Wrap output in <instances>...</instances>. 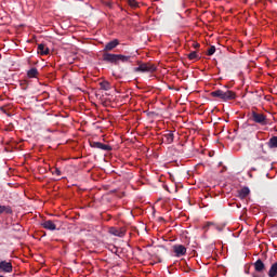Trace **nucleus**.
<instances>
[{
  "label": "nucleus",
  "mask_w": 277,
  "mask_h": 277,
  "mask_svg": "<svg viewBox=\"0 0 277 277\" xmlns=\"http://www.w3.org/2000/svg\"><path fill=\"white\" fill-rule=\"evenodd\" d=\"M211 96L213 98H221V101H235L237 98V94L234 91L230 90H216L211 92Z\"/></svg>",
  "instance_id": "f257e3e1"
},
{
  "label": "nucleus",
  "mask_w": 277,
  "mask_h": 277,
  "mask_svg": "<svg viewBox=\"0 0 277 277\" xmlns=\"http://www.w3.org/2000/svg\"><path fill=\"white\" fill-rule=\"evenodd\" d=\"M251 118L253 122H256V124H261L262 127H265L268 124L267 116H265L264 114L252 111Z\"/></svg>",
  "instance_id": "f03ea898"
},
{
  "label": "nucleus",
  "mask_w": 277,
  "mask_h": 277,
  "mask_svg": "<svg viewBox=\"0 0 277 277\" xmlns=\"http://www.w3.org/2000/svg\"><path fill=\"white\" fill-rule=\"evenodd\" d=\"M157 70V66L150 63H143L138 67L134 68V72H155Z\"/></svg>",
  "instance_id": "7ed1b4c3"
},
{
  "label": "nucleus",
  "mask_w": 277,
  "mask_h": 277,
  "mask_svg": "<svg viewBox=\"0 0 277 277\" xmlns=\"http://www.w3.org/2000/svg\"><path fill=\"white\" fill-rule=\"evenodd\" d=\"M13 269L12 262L5 260L0 261V274H12Z\"/></svg>",
  "instance_id": "20e7f679"
},
{
  "label": "nucleus",
  "mask_w": 277,
  "mask_h": 277,
  "mask_svg": "<svg viewBox=\"0 0 277 277\" xmlns=\"http://www.w3.org/2000/svg\"><path fill=\"white\" fill-rule=\"evenodd\" d=\"M102 60L103 62H107V64L118 65V54L103 52Z\"/></svg>",
  "instance_id": "39448f33"
},
{
  "label": "nucleus",
  "mask_w": 277,
  "mask_h": 277,
  "mask_svg": "<svg viewBox=\"0 0 277 277\" xmlns=\"http://www.w3.org/2000/svg\"><path fill=\"white\" fill-rule=\"evenodd\" d=\"M91 148H98L100 150H105L106 153H109L113 148L110 145L103 144L101 142H90Z\"/></svg>",
  "instance_id": "423d86ee"
},
{
  "label": "nucleus",
  "mask_w": 277,
  "mask_h": 277,
  "mask_svg": "<svg viewBox=\"0 0 277 277\" xmlns=\"http://www.w3.org/2000/svg\"><path fill=\"white\" fill-rule=\"evenodd\" d=\"M173 252L177 258L185 256V254H187V248L183 245H174Z\"/></svg>",
  "instance_id": "0eeeda50"
},
{
  "label": "nucleus",
  "mask_w": 277,
  "mask_h": 277,
  "mask_svg": "<svg viewBox=\"0 0 277 277\" xmlns=\"http://www.w3.org/2000/svg\"><path fill=\"white\" fill-rule=\"evenodd\" d=\"M253 267L258 274H263V272H265V263H263L261 259L254 262Z\"/></svg>",
  "instance_id": "6e6552de"
},
{
  "label": "nucleus",
  "mask_w": 277,
  "mask_h": 277,
  "mask_svg": "<svg viewBox=\"0 0 277 277\" xmlns=\"http://www.w3.org/2000/svg\"><path fill=\"white\" fill-rule=\"evenodd\" d=\"M118 44H120V41H118V39H115V40L106 43L103 52L107 53L108 51H114V49H116V47H118Z\"/></svg>",
  "instance_id": "1a4fd4ad"
},
{
  "label": "nucleus",
  "mask_w": 277,
  "mask_h": 277,
  "mask_svg": "<svg viewBox=\"0 0 277 277\" xmlns=\"http://www.w3.org/2000/svg\"><path fill=\"white\" fill-rule=\"evenodd\" d=\"M42 228H45V230H57V225L53 223V221L48 220L41 223Z\"/></svg>",
  "instance_id": "9d476101"
},
{
  "label": "nucleus",
  "mask_w": 277,
  "mask_h": 277,
  "mask_svg": "<svg viewBox=\"0 0 277 277\" xmlns=\"http://www.w3.org/2000/svg\"><path fill=\"white\" fill-rule=\"evenodd\" d=\"M38 53L39 55H49V53H51V50H49V48L44 43H41L38 45Z\"/></svg>",
  "instance_id": "9b49d317"
},
{
  "label": "nucleus",
  "mask_w": 277,
  "mask_h": 277,
  "mask_svg": "<svg viewBox=\"0 0 277 277\" xmlns=\"http://www.w3.org/2000/svg\"><path fill=\"white\" fill-rule=\"evenodd\" d=\"M3 213H5V215H12V213H13L12 207L0 206V215H3Z\"/></svg>",
  "instance_id": "f8f14e48"
},
{
  "label": "nucleus",
  "mask_w": 277,
  "mask_h": 277,
  "mask_svg": "<svg viewBox=\"0 0 277 277\" xmlns=\"http://www.w3.org/2000/svg\"><path fill=\"white\" fill-rule=\"evenodd\" d=\"M163 140L166 144H172V142H174V133L172 131H168V133L163 135Z\"/></svg>",
  "instance_id": "ddd939ff"
},
{
  "label": "nucleus",
  "mask_w": 277,
  "mask_h": 277,
  "mask_svg": "<svg viewBox=\"0 0 277 277\" xmlns=\"http://www.w3.org/2000/svg\"><path fill=\"white\" fill-rule=\"evenodd\" d=\"M39 72H38V68L36 67H31L28 71H27V77L28 79H36V77H38Z\"/></svg>",
  "instance_id": "4468645a"
},
{
  "label": "nucleus",
  "mask_w": 277,
  "mask_h": 277,
  "mask_svg": "<svg viewBox=\"0 0 277 277\" xmlns=\"http://www.w3.org/2000/svg\"><path fill=\"white\" fill-rule=\"evenodd\" d=\"M239 198L243 199V198H248V196H250V188L248 187H242L239 192Z\"/></svg>",
  "instance_id": "2eb2a0df"
},
{
  "label": "nucleus",
  "mask_w": 277,
  "mask_h": 277,
  "mask_svg": "<svg viewBox=\"0 0 277 277\" xmlns=\"http://www.w3.org/2000/svg\"><path fill=\"white\" fill-rule=\"evenodd\" d=\"M100 88L101 90H104L105 92L111 90V84L109 83V81L104 80L102 82H100Z\"/></svg>",
  "instance_id": "dca6fc26"
},
{
  "label": "nucleus",
  "mask_w": 277,
  "mask_h": 277,
  "mask_svg": "<svg viewBox=\"0 0 277 277\" xmlns=\"http://www.w3.org/2000/svg\"><path fill=\"white\" fill-rule=\"evenodd\" d=\"M110 235H114L115 237H124V232L121 229H116V228L111 227Z\"/></svg>",
  "instance_id": "f3484780"
},
{
  "label": "nucleus",
  "mask_w": 277,
  "mask_h": 277,
  "mask_svg": "<svg viewBox=\"0 0 277 277\" xmlns=\"http://www.w3.org/2000/svg\"><path fill=\"white\" fill-rule=\"evenodd\" d=\"M268 276L269 277H276L277 276V262L272 264L269 271H268Z\"/></svg>",
  "instance_id": "a211bd4d"
},
{
  "label": "nucleus",
  "mask_w": 277,
  "mask_h": 277,
  "mask_svg": "<svg viewBox=\"0 0 277 277\" xmlns=\"http://www.w3.org/2000/svg\"><path fill=\"white\" fill-rule=\"evenodd\" d=\"M266 145L268 148H277V136L271 137Z\"/></svg>",
  "instance_id": "6ab92c4d"
},
{
  "label": "nucleus",
  "mask_w": 277,
  "mask_h": 277,
  "mask_svg": "<svg viewBox=\"0 0 277 277\" xmlns=\"http://www.w3.org/2000/svg\"><path fill=\"white\" fill-rule=\"evenodd\" d=\"M117 60L118 62H123L127 63L129 60H131V56L122 55V54H117Z\"/></svg>",
  "instance_id": "aec40b11"
},
{
  "label": "nucleus",
  "mask_w": 277,
  "mask_h": 277,
  "mask_svg": "<svg viewBox=\"0 0 277 277\" xmlns=\"http://www.w3.org/2000/svg\"><path fill=\"white\" fill-rule=\"evenodd\" d=\"M209 226H214L215 230H219V233H222V230H224V226L215 225L211 222L207 223L206 228H209Z\"/></svg>",
  "instance_id": "412c9836"
},
{
  "label": "nucleus",
  "mask_w": 277,
  "mask_h": 277,
  "mask_svg": "<svg viewBox=\"0 0 277 277\" xmlns=\"http://www.w3.org/2000/svg\"><path fill=\"white\" fill-rule=\"evenodd\" d=\"M188 60H200V56H198V52L193 51L187 55Z\"/></svg>",
  "instance_id": "4be33fe9"
},
{
  "label": "nucleus",
  "mask_w": 277,
  "mask_h": 277,
  "mask_svg": "<svg viewBox=\"0 0 277 277\" xmlns=\"http://www.w3.org/2000/svg\"><path fill=\"white\" fill-rule=\"evenodd\" d=\"M215 54V45H211L207 52V55L211 56Z\"/></svg>",
  "instance_id": "5701e85b"
},
{
  "label": "nucleus",
  "mask_w": 277,
  "mask_h": 277,
  "mask_svg": "<svg viewBox=\"0 0 277 277\" xmlns=\"http://www.w3.org/2000/svg\"><path fill=\"white\" fill-rule=\"evenodd\" d=\"M128 3L131 8H137V0H128Z\"/></svg>",
  "instance_id": "b1692460"
},
{
  "label": "nucleus",
  "mask_w": 277,
  "mask_h": 277,
  "mask_svg": "<svg viewBox=\"0 0 277 277\" xmlns=\"http://www.w3.org/2000/svg\"><path fill=\"white\" fill-rule=\"evenodd\" d=\"M52 174H56V176H62V171H61L58 168H55V169L52 171Z\"/></svg>",
  "instance_id": "393cba45"
},
{
  "label": "nucleus",
  "mask_w": 277,
  "mask_h": 277,
  "mask_svg": "<svg viewBox=\"0 0 277 277\" xmlns=\"http://www.w3.org/2000/svg\"><path fill=\"white\" fill-rule=\"evenodd\" d=\"M260 149L262 150L263 155H267V149H265L264 144H260Z\"/></svg>",
  "instance_id": "a878e982"
},
{
  "label": "nucleus",
  "mask_w": 277,
  "mask_h": 277,
  "mask_svg": "<svg viewBox=\"0 0 277 277\" xmlns=\"http://www.w3.org/2000/svg\"><path fill=\"white\" fill-rule=\"evenodd\" d=\"M193 47H194V49H200V43L194 42V43H193Z\"/></svg>",
  "instance_id": "bb28decb"
},
{
  "label": "nucleus",
  "mask_w": 277,
  "mask_h": 277,
  "mask_svg": "<svg viewBox=\"0 0 277 277\" xmlns=\"http://www.w3.org/2000/svg\"><path fill=\"white\" fill-rule=\"evenodd\" d=\"M253 277H259V275H256V274H253Z\"/></svg>",
  "instance_id": "cd10ccee"
}]
</instances>
